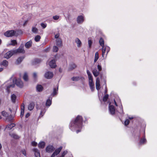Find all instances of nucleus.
Masks as SVG:
<instances>
[{
  "mask_svg": "<svg viewBox=\"0 0 157 157\" xmlns=\"http://www.w3.org/2000/svg\"><path fill=\"white\" fill-rule=\"evenodd\" d=\"M27 22V21H25V22L24 23V25H25V24H26V23Z\"/></svg>",
  "mask_w": 157,
  "mask_h": 157,
  "instance_id": "69168bd1",
  "label": "nucleus"
},
{
  "mask_svg": "<svg viewBox=\"0 0 157 157\" xmlns=\"http://www.w3.org/2000/svg\"><path fill=\"white\" fill-rule=\"evenodd\" d=\"M34 104L33 103H30L29 105L28 108L29 110H31L34 108Z\"/></svg>",
  "mask_w": 157,
  "mask_h": 157,
  "instance_id": "a878e982",
  "label": "nucleus"
},
{
  "mask_svg": "<svg viewBox=\"0 0 157 157\" xmlns=\"http://www.w3.org/2000/svg\"><path fill=\"white\" fill-rule=\"evenodd\" d=\"M62 148V147H60L56 149L51 157H55L56 155H58L61 151Z\"/></svg>",
  "mask_w": 157,
  "mask_h": 157,
  "instance_id": "ddd939ff",
  "label": "nucleus"
},
{
  "mask_svg": "<svg viewBox=\"0 0 157 157\" xmlns=\"http://www.w3.org/2000/svg\"><path fill=\"white\" fill-rule=\"evenodd\" d=\"M118 103L119 104V105H120V108H121V110H122V106L121 105V103L120 101H119V103Z\"/></svg>",
  "mask_w": 157,
  "mask_h": 157,
  "instance_id": "4d7b16f0",
  "label": "nucleus"
},
{
  "mask_svg": "<svg viewBox=\"0 0 157 157\" xmlns=\"http://www.w3.org/2000/svg\"><path fill=\"white\" fill-rule=\"evenodd\" d=\"M15 54L14 50L10 51L6 53L4 56V57L7 59L10 58L13 55Z\"/></svg>",
  "mask_w": 157,
  "mask_h": 157,
  "instance_id": "423d86ee",
  "label": "nucleus"
},
{
  "mask_svg": "<svg viewBox=\"0 0 157 157\" xmlns=\"http://www.w3.org/2000/svg\"><path fill=\"white\" fill-rule=\"evenodd\" d=\"M76 67V65L74 63H72L70 64L69 69L70 70H72L75 69Z\"/></svg>",
  "mask_w": 157,
  "mask_h": 157,
  "instance_id": "b1692460",
  "label": "nucleus"
},
{
  "mask_svg": "<svg viewBox=\"0 0 157 157\" xmlns=\"http://www.w3.org/2000/svg\"><path fill=\"white\" fill-rule=\"evenodd\" d=\"M59 36V33L56 34L55 35V38L57 39V38H58Z\"/></svg>",
  "mask_w": 157,
  "mask_h": 157,
  "instance_id": "6e6d98bb",
  "label": "nucleus"
},
{
  "mask_svg": "<svg viewBox=\"0 0 157 157\" xmlns=\"http://www.w3.org/2000/svg\"><path fill=\"white\" fill-rule=\"evenodd\" d=\"M67 151H64L63 153H62V156H60L61 157H64V156L67 153Z\"/></svg>",
  "mask_w": 157,
  "mask_h": 157,
  "instance_id": "09e8293b",
  "label": "nucleus"
},
{
  "mask_svg": "<svg viewBox=\"0 0 157 157\" xmlns=\"http://www.w3.org/2000/svg\"><path fill=\"white\" fill-rule=\"evenodd\" d=\"M2 116L6 118L8 117L9 116L7 112L4 111L2 112Z\"/></svg>",
  "mask_w": 157,
  "mask_h": 157,
  "instance_id": "c9c22d12",
  "label": "nucleus"
},
{
  "mask_svg": "<svg viewBox=\"0 0 157 157\" xmlns=\"http://www.w3.org/2000/svg\"><path fill=\"white\" fill-rule=\"evenodd\" d=\"M96 89L98 90H99L101 88L100 79L99 78H97L96 79Z\"/></svg>",
  "mask_w": 157,
  "mask_h": 157,
  "instance_id": "2eb2a0df",
  "label": "nucleus"
},
{
  "mask_svg": "<svg viewBox=\"0 0 157 157\" xmlns=\"http://www.w3.org/2000/svg\"><path fill=\"white\" fill-rule=\"evenodd\" d=\"M52 103V99H48L46 101V105L47 106H49Z\"/></svg>",
  "mask_w": 157,
  "mask_h": 157,
  "instance_id": "cd10ccee",
  "label": "nucleus"
},
{
  "mask_svg": "<svg viewBox=\"0 0 157 157\" xmlns=\"http://www.w3.org/2000/svg\"><path fill=\"white\" fill-rule=\"evenodd\" d=\"M15 125L14 124L12 123L8 125L6 127V128L8 130L11 129L13 127L15 126Z\"/></svg>",
  "mask_w": 157,
  "mask_h": 157,
  "instance_id": "5701e85b",
  "label": "nucleus"
},
{
  "mask_svg": "<svg viewBox=\"0 0 157 157\" xmlns=\"http://www.w3.org/2000/svg\"><path fill=\"white\" fill-rule=\"evenodd\" d=\"M32 145L33 146H36L37 144V143L34 141H33L31 143Z\"/></svg>",
  "mask_w": 157,
  "mask_h": 157,
  "instance_id": "8fccbe9b",
  "label": "nucleus"
},
{
  "mask_svg": "<svg viewBox=\"0 0 157 157\" xmlns=\"http://www.w3.org/2000/svg\"><path fill=\"white\" fill-rule=\"evenodd\" d=\"M3 69L2 68L0 67V72L2 71L3 70Z\"/></svg>",
  "mask_w": 157,
  "mask_h": 157,
  "instance_id": "680f3d73",
  "label": "nucleus"
},
{
  "mask_svg": "<svg viewBox=\"0 0 157 157\" xmlns=\"http://www.w3.org/2000/svg\"><path fill=\"white\" fill-rule=\"evenodd\" d=\"M14 51L15 54L17 53H24L25 52V51L24 50L23 45L21 46L19 48L17 49L14 50Z\"/></svg>",
  "mask_w": 157,
  "mask_h": 157,
  "instance_id": "6e6552de",
  "label": "nucleus"
},
{
  "mask_svg": "<svg viewBox=\"0 0 157 157\" xmlns=\"http://www.w3.org/2000/svg\"><path fill=\"white\" fill-rule=\"evenodd\" d=\"M129 123V121L128 119H126L125 120V121L124 122V124L125 125L127 126L128 124Z\"/></svg>",
  "mask_w": 157,
  "mask_h": 157,
  "instance_id": "a18cd8bd",
  "label": "nucleus"
},
{
  "mask_svg": "<svg viewBox=\"0 0 157 157\" xmlns=\"http://www.w3.org/2000/svg\"><path fill=\"white\" fill-rule=\"evenodd\" d=\"M60 18V16L58 15H56L55 16H54L52 17L53 19L55 20H58Z\"/></svg>",
  "mask_w": 157,
  "mask_h": 157,
  "instance_id": "ea45409f",
  "label": "nucleus"
},
{
  "mask_svg": "<svg viewBox=\"0 0 157 157\" xmlns=\"http://www.w3.org/2000/svg\"><path fill=\"white\" fill-rule=\"evenodd\" d=\"M45 143L44 141H41L38 144V146L40 148H43L45 146Z\"/></svg>",
  "mask_w": 157,
  "mask_h": 157,
  "instance_id": "a211bd4d",
  "label": "nucleus"
},
{
  "mask_svg": "<svg viewBox=\"0 0 157 157\" xmlns=\"http://www.w3.org/2000/svg\"><path fill=\"white\" fill-rule=\"evenodd\" d=\"M46 110L44 108L43 109H41V110L40 114V117H42L44 115V113L45 112Z\"/></svg>",
  "mask_w": 157,
  "mask_h": 157,
  "instance_id": "c756f323",
  "label": "nucleus"
},
{
  "mask_svg": "<svg viewBox=\"0 0 157 157\" xmlns=\"http://www.w3.org/2000/svg\"><path fill=\"white\" fill-rule=\"evenodd\" d=\"M58 48L56 46H54L53 48V51L56 52L58 51Z\"/></svg>",
  "mask_w": 157,
  "mask_h": 157,
  "instance_id": "37998d69",
  "label": "nucleus"
},
{
  "mask_svg": "<svg viewBox=\"0 0 157 157\" xmlns=\"http://www.w3.org/2000/svg\"><path fill=\"white\" fill-rule=\"evenodd\" d=\"M109 109L110 113L111 114L113 115L115 113V109L113 106L110 105V104H109Z\"/></svg>",
  "mask_w": 157,
  "mask_h": 157,
  "instance_id": "4468645a",
  "label": "nucleus"
},
{
  "mask_svg": "<svg viewBox=\"0 0 157 157\" xmlns=\"http://www.w3.org/2000/svg\"><path fill=\"white\" fill-rule=\"evenodd\" d=\"M55 149V148L52 145H49L46 148V151L47 152H52Z\"/></svg>",
  "mask_w": 157,
  "mask_h": 157,
  "instance_id": "f8f14e48",
  "label": "nucleus"
},
{
  "mask_svg": "<svg viewBox=\"0 0 157 157\" xmlns=\"http://www.w3.org/2000/svg\"><path fill=\"white\" fill-rule=\"evenodd\" d=\"M86 72L88 75L89 79L93 78L91 73L88 70H87L86 71Z\"/></svg>",
  "mask_w": 157,
  "mask_h": 157,
  "instance_id": "4c0bfd02",
  "label": "nucleus"
},
{
  "mask_svg": "<svg viewBox=\"0 0 157 157\" xmlns=\"http://www.w3.org/2000/svg\"><path fill=\"white\" fill-rule=\"evenodd\" d=\"M17 44V41L15 40H13L11 41V44L10 45H14Z\"/></svg>",
  "mask_w": 157,
  "mask_h": 157,
  "instance_id": "c03bdc74",
  "label": "nucleus"
},
{
  "mask_svg": "<svg viewBox=\"0 0 157 157\" xmlns=\"http://www.w3.org/2000/svg\"><path fill=\"white\" fill-rule=\"evenodd\" d=\"M33 76L34 78H36L37 77V75L36 73L34 72L33 73Z\"/></svg>",
  "mask_w": 157,
  "mask_h": 157,
  "instance_id": "5fc2aeb1",
  "label": "nucleus"
},
{
  "mask_svg": "<svg viewBox=\"0 0 157 157\" xmlns=\"http://www.w3.org/2000/svg\"><path fill=\"white\" fill-rule=\"evenodd\" d=\"M99 58L98 53V52L95 53V58L94 60V63H95L96 62L98 59Z\"/></svg>",
  "mask_w": 157,
  "mask_h": 157,
  "instance_id": "c85d7f7f",
  "label": "nucleus"
},
{
  "mask_svg": "<svg viewBox=\"0 0 157 157\" xmlns=\"http://www.w3.org/2000/svg\"><path fill=\"white\" fill-rule=\"evenodd\" d=\"M1 43H2V40H1L0 39V45L1 44Z\"/></svg>",
  "mask_w": 157,
  "mask_h": 157,
  "instance_id": "338daca9",
  "label": "nucleus"
},
{
  "mask_svg": "<svg viewBox=\"0 0 157 157\" xmlns=\"http://www.w3.org/2000/svg\"><path fill=\"white\" fill-rule=\"evenodd\" d=\"M92 42L90 40H88V44H89V47L90 48L91 47V45H92Z\"/></svg>",
  "mask_w": 157,
  "mask_h": 157,
  "instance_id": "603ef678",
  "label": "nucleus"
},
{
  "mask_svg": "<svg viewBox=\"0 0 157 157\" xmlns=\"http://www.w3.org/2000/svg\"><path fill=\"white\" fill-rule=\"evenodd\" d=\"M40 36L39 35H37L35 36L34 38V40L36 42H38L40 41Z\"/></svg>",
  "mask_w": 157,
  "mask_h": 157,
  "instance_id": "e433bc0d",
  "label": "nucleus"
},
{
  "mask_svg": "<svg viewBox=\"0 0 157 157\" xmlns=\"http://www.w3.org/2000/svg\"><path fill=\"white\" fill-rule=\"evenodd\" d=\"M106 92H107V91H106V90H105V93H106Z\"/></svg>",
  "mask_w": 157,
  "mask_h": 157,
  "instance_id": "774afa93",
  "label": "nucleus"
},
{
  "mask_svg": "<svg viewBox=\"0 0 157 157\" xmlns=\"http://www.w3.org/2000/svg\"><path fill=\"white\" fill-rule=\"evenodd\" d=\"M1 65L6 67L8 65V62L6 60H3L1 63Z\"/></svg>",
  "mask_w": 157,
  "mask_h": 157,
  "instance_id": "2f4dec72",
  "label": "nucleus"
},
{
  "mask_svg": "<svg viewBox=\"0 0 157 157\" xmlns=\"http://www.w3.org/2000/svg\"><path fill=\"white\" fill-rule=\"evenodd\" d=\"M5 84L6 86V90L8 93L10 92L9 89L11 87H14L15 84L20 88H22L23 86V82L20 78L15 79L12 80L10 79L6 82Z\"/></svg>",
  "mask_w": 157,
  "mask_h": 157,
  "instance_id": "f03ea898",
  "label": "nucleus"
},
{
  "mask_svg": "<svg viewBox=\"0 0 157 157\" xmlns=\"http://www.w3.org/2000/svg\"><path fill=\"white\" fill-rule=\"evenodd\" d=\"M114 103H115V105L116 106H118V105L117 104V103L116 101H115V100H114Z\"/></svg>",
  "mask_w": 157,
  "mask_h": 157,
  "instance_id": "052dcab7",
  "label": "nucleus"
},
{
  "mask_svg": "<svg viewBox=\"0 0 157 157\" xmlns=\"http://www.w3.org/2000/svg\"><path fill=\"white\" fill-rule=\"evenodd\" d=\"M101 47H102V56L103 57H104L106 51V52H107L106 55H107L108 52H109L110 48L109 47L106 45H104L103 46H102Z\"/></svg>",
  "mask_w": 157,
  "mask_h": 157,
  "instance_id": "39448f33",
  "label": "nucleus"
},
{
  "mask_svg": "<svg viewBox=\"0 0 157 157\" xmlns=\"http://www.w3.org/2000/svg\"><path fill=\"white\" fill-rule=\"evenodd\" d=\"M30 116V114L29 113H28L26 114L25 115V117L26 118H28Z\"/></svg>",
  "mask_w": 157,
  "mask_h": 157,
  "instance_id": "bf43d9fd",
  "label": "nucleus"
},
{
  "mask_svg": "<svg viewBox=\"0 0 157 157\" xmlns=\"http://www.w3.org/2000/svg\"><path fill=\"white\" fill-rule=\"evenodd\" d=\"M35 62L36 63H39L41 62L40 60L39 59H36L35 60Z\"/></svg>",
  "mask_w": 157,
  "mask_h": 157,
  "instance_id": "864d4df0",
  "label": "nucleus"
},
{
  "mask_svg": "<svg viewBox=\"0 0 157 157\" xmlns=\"http://www.w3.org/2000/svg\"><path fill=\"white\" fill-rule=\"evenodd\" d=\"M21 152L24 155L26 156V152L25 150V149H23L21 150Z\"/></svg>",
  "mask_w": 157,
  "mask_h": 157,
  "instance_id": "3c124183",
  "label": "nucleus"
},
{
  "mask_svg": "<svg viewBox=\"0 0 157 157\" xmlns=\"http://www.w3.org/2000/svg\"><path fill=\"white\" fill-rule=\"evenodd\" d=\"M18 32H19V34H21L22 33V32L21 31H19Z\"/></svg>",
  "mask_w": 157,
  "mask_h": 157,
  "instance_id": "e2e57ef3",
  "label": "nucleus"
},
{
  "mask_svg": "<svg viewBox=\"0 0 157 157\" xmlns=\"http://www.w3.org/2000/svg\"><path fill=\"white\" fill-rule=\"evenodd\" d=\"M36 89L37 91H41L43 89V86L40 85H38L36 87Z\"/></svg>",
  "mask_w": 157,
  "mask_h": 157,
  "instance_id": "aec40b11",
  "label": "nucleus"
},
{
  "mask_svg": "<svg viewBox=\"0 0 157 157\" xmlns=\"http://www.w3.org/2000/svg\"><path fill=\"white\" fill-rule=\"evenodd\" d=\"M89 83L91 90L92 91H93L94 89V85L93 78L89 79Z\"/></svg>",
  "mask_w": 157,
  "mask_h": 157,
  "instance_id": "1a4fd4ad",
  "label": "nucleus"
},
{
  "mask_svg": "<svg viewBox=\"0 0 157 157\" xmlns=\"http://www.w3.org/2000/svg\"><path fill=\"white\" fill-rule=\"evenodd\" d=\"M56 44L59 46H62V43L61 39L58 38L56 40Z\"/></svg>",
  "mask_w": 157,
  "mask_h": 157,
  "instance_id": "6ab92c4d",
  "label": "nucleus"
},
{
  "mask_svg": "<svg viewBox=\"0 0 157 157\" xmlns=\"http://www.w3.org/2000/svg\"><path fill=\"white\" fill-rule=\"evenodd\" d=\"M85 20L84 16L82 15L78 16L77 19V22L78 24H82L84 21Z\"/></svg>",
  "mask_w": 157,
  "mask_h": 157,
  "instance_id": "0eeeda50",
  "label": "nucleus"
},
{
  "mask_svg": "<svg viewBox=\"0 0 157 157\" xmlns=\"http://www.w3.org/2000/svg\"><path fill=\"white\" fill-rule=\"evenodd\" d=\"M53 76V74L52 72L51 71H48L46 72L45 75L44 77L47 79H50Z\"/></svg>",
  "mask_w": 157,
  "mask_h": 157,
  "instance_id": "9d476101",
  "label": "nucleus"
},
{
  "mask_svg": "<svg viewBox=\"0 0 157 157\" xmlns=\"http://www.w3.org/2000/svg\"><path fill=\"white\" fill-rule=\"evenodd\" d=\"M58 86H57V89L56 88H54L53 90V91L52 94V95L53 96H55L56 95L58 92Z\"/></svg>",
  "mask_w": 157,
  "mask_h": 157,
  "instance_id": "f704fd0d",
  "label": "nucleus"
},
{
  "mask_svg": "<svg viewBox=\"0 0 157 157\" xmlns=\"http://www.w3.org/2000/svg\"><path fill=\"white\" fill-rule=\"evenodd\" d=\"M129 119L130 120H132L133 118V117H129Z\"/></svg>",
  "mask_w": 157,
  "mask_h": 157,
  "instance_id": "0e129e2a",
  "label": "nucleus"
},
{
  "mask_svg": "<svg viewBox=\"0 0 157 157\" xmlns=\"http://www.w3.org/2000/svg\"><path fill=\"white\" fill-rule=\"evenodd\" d=\"M82 118L81 116H78L75 119L70 123L69 128L72 131L76 130L78 133L81 131L82 127Z\"/></svg>",
  "mask_w": 157,
  "mask_h": 157,
  "instance_id": "f257e3e1",
  "label": "nucleus"
},
{
  "mask_svg": "<svg viewBox=\"0 0 157 157\" xmlns=\"http://www.w3.org/2000/svg\"><path fill=\"white\" fill-rule=\"evenodd\" d=\"M33 150L34 152L36 157H40L39 151L37 149L34 148L33 149Z\"/></svg>",
  "mask_w": 157,
  "mask_h": 157,
  "instance_id": "f3484780",
  "label": "nucleus"
},
{
  "mask_svg": "<svg viewBox=\"0 0 157 157\" xmlns=\"http://www.w3.org/2000/svg\"><path fill=\"white\" fill-rule=\"evenodd\" d=\"M98 70L96 68L94 69L92 71L94 76L96 77L99 75L100 71H101L102 68L100 64H98L97 65Z\"/></svg>",
  "mask_w": 157,
  "mask_h": 157,
  "instance_id": "7ed1b4c3",
  "label": "nucleus"
},
{
  "mask_svg": "<svg viewBox=\"0 0 157 157\" xmlns=\"http://www.w3.org/2000/svg\"><path fill=\"white\" fill-rule=\"evenodd\" d=\"M32 31L33 33H36L38 32V29L36 27H33L32 29Z\"/></svg>",
  "mask_w": 157,
  "mask_h": 157,
  "instance_id": "58836bf2",
  "label": "nucleus"
},
{
  "mask_svg": "<svg viewBox=\"0 0 157 157\" xmlns=\"http://www.w3.org/2000/svg\"><path fill=\"white\" fill-rule=\"evenodd\" d=\"M32 41H29L27 42L25 44V47L27 48H29L32 45Z\"/></svg>",
  "mask_w": 157,
  "mask_h": 157,
  "instance_id": "bb28decb",
  "label": "nucleus"
},
{
  "mask_svg": "<svg viewBox=\"0 0 157 157\" xmlns=\"http://www.w3.org/2000/svg\"><path fill=\"white\" fill-rule=\"evenodd\" d=\"M23 79L25 81H27L28 80V76L26 73H25L23 76Z\"/></svg>",
  "mask_w": 157,
  "mask_h": 157,
  "instance_id": "a19ab883",
  "label": "nucleus"
},
{
  "mask_svg": "<svg viewBox=\"0 0 157 157\" xmlns=\"http://www.w3.org/2000/svg\"><path fill=\"white\" fill-rule=\"evenodd\" d=\"M24 111H21V117H22L24 115Z\"/></svg>",
  "mask_w": 157,
  "mask_h": 157,
  "instance_id": "13d9d810",
  "label": "nucleus"
},
{
  "mask_svg": "<svg viewBox=\"0 0 157 157\" xmlns=\"http://www.w3.org/2000/svg\"><path fill=\"white\" fill-rule=\"evenodd\" d=\"M146 142V139L145 138V137H144L143 139H142L140 140V144H142L145 143Z\"/></svg>",
  "mask_w": 157,
  "mask_h": 157,
  "instance_id": "473e14b6",
  "label": "nucleus"
},
{
  "mask_svg": "<svg viewBox=\"0 0 157 157\" xmlns=\"http://www.w3.org/2000/svg\"><path fill=\"white\" fill-rule=\"evenodd\" d=\"M40 25L43 29H44L46 27L47 25L46 24L42 23Z\"/></svg>",
  "mask_w": 157,
  "mask_h": 157,
  "instance_id": "49530a36",
  "label": "nucleus"
},
{
  "mask_svg": "<svg viewBox=\"0 0 157 157\" xmlns=\"http://www.w3.org/2000/svg\"><path fill=\"white\" fill-rule=\"evenodd\" d=\"M99 42L100 43V45L101 46H103L104 45V41L103 40V39L102 38H101L100 39V40H99Z\"/></svg>",
  "mask_w": 157,
  "mask_h": 157,
  "instance_id": "7c9ffc66",
  "label": "nucleus"
},
{
  "mask_svg": "<svg viewBox=\"0 0 157 157\" xmlns=\"http://www.w3.org/2000/svg\"><path fill=\"white\" fill-rule=\"evenodd\" d=\"M15 33V31L13 30H8L4 33V35L6 37H10L14 36Z\"/></svg>",
  "mask_w": 157,
  "mask_h": 157,
  "instance_id": "20e7f679",
  "label": "nucleus"
},
{
  "mask_svg": "<svg viewBox=\"0 0 157 157\" xmlns=\"http://www.w3.org/2000/svg\"><path fill=\"white\" fill-rule=\"evenodd\" d=\"M10 135L11 137L15 139H17L19 138V137L17 135L14 133L10 134Z\"/></svg>",
  "mask_w": 157,
  "mask_h": 157,
  "instance_id": "393cba45",
  "label": "nucleus"
},
{
  "mask_svg": "<svg viewBox=\"0 0 157 157\" xmlns=\"http://www.w3.org/2000/svg\"><path fill=\"white\" fill-rule=\"evenodd\" d=\"M75 41L77 44L78 47L80 48L82 44V42L79 39L76 38L75 40Z\"/></svg>",
  "mask_w": 157,
  "mask_h": 157,
  "instance_id": "dca6fc26",
  "label": "nucleus"
},
{
  "mask_svg": "<svg viewBox=\"0 0 157 157\" xmlns=\"http://www.w3.org/2000/svg\"><path fill=\"white\" fill-rule=\"evenodd\" d=\"M81 79V77H72L71 78V79L74 81H76L79 80Z\"/></svg>",
  "mask_w": 157,
  "mask_h": 157,
  "instance_id": "72a5a7b5",
  "label": "nucleus"
},
{
  "mask_svg": "<svg viewBox=\"0 0 157 157\" xmlns=\"http://www.w3.org/2000/svg\"><path fill=\"white\" fill-rule=\"evenodd\" d=\"M109 95L108 94H106L105 95L103 98V101H106L108 98Z\"/></svg>",
  "mask_w": 157,
  "mask_h": 157,
  "instance_id": "79ce46f5",
  "label": "nucleus"
},
{
  "mask_svg": "<svg viewBox=\"0 0 157 157\" xmlns=\"http://www.w3.org/2000/svg\"><path fill=\"white\" fill-rule=\"evenodd\" d=\"M49 65L51 67L55 68L56 66L55 60L54 59L51 60L49 63Z\"/></svg>",
  "mask_w": 157,
  "mask_h": 157,
  "instance_id": "9b49d317",
  "label": "nucleus"
},
{
  "mask_svg": "<svg viewBox=\"0 0 157 157\" xmlns=\"http://www.w3.org/2000/svg\"><path fill=\"white\" fill-rule=\"evenodd\" d=\"M11 98L12 102L14 103L15 102L17 98V96L16 95L14 94H13L11 96Z\"/></svg>",
  "mask_w": 157,
  "mask_h": 157,
  "instance_id": "4be33fe9",
  "label": "nucleus"
},
{
  "mask_svg": "<svg viewBox=\"0 0 157 157\" xmlns=\"http://www.w3.org/2000/svg\"><path fill=\"white\" fill-rule=\"evenodd\" d=\"M21 111H24L25 110V105L24 104H22L21 107Z\"/></svg>",
  "mask_w": 157,
  "mask_h": 157,
  "instance_id": "de8ad7c7",
  "label": "nucleus"
},
{
  "mask_svg": "<svg viewBox=\"0 0 157 157\" xmlns=\"http://www.w3.org/2000/svg\"><path fill=\"white\" fill-rule=\"evenodd\" d=\"M24 58V56L18 58L16 61V63L17 64H19Z\"/></svg>",
  "mask_w": 157,
  "mask_h": 157,
  "instance_id": "412c9836",
  "label": "nucleus"
}]
</instances>
